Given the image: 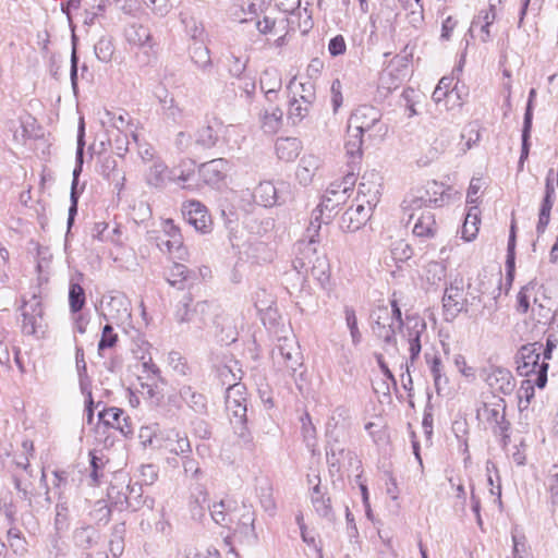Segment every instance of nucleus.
Masks as SVG:
<instances>
[{"label":"nucleus","instance_id":"nucleus-1","mask_svg":"<svg viewBox=\"0 0 558 558\" xmlns=\"http://www.w3.org/2000/svg\"><path fill=\"white\" fill-rule=\"evenodd\" d=\"M401 310L396 300L391 301V308L378 306L369 314L373 335L385 345H409L408 349H422L421 336L426 331V324L418 318L407 317L404 324Z\"/></svg>","mask_w":558,"mask_h":558},{"label":"nucleus","instance_id":"nucleus-2","mask_svg":"<svg viewBox=\"0 0 558 558\" xmlns=\"http://www.w3.org/2000/svg\"><path fill=\"white\" fill-rule=\"evenodd\" d=\"M324 209L319 205L313 210L311 221L305 231V239L296 243V257L293 266L300 275L302 271L311 272L312 276L322 280L326 277L328 263L325 256L317 255V244L320 242L319 231L323 223Z\"/></svg>","mask_w":558,"mask_h":558},{"label":"nucleus","instance_id":"nucleus-3","mask_svg":"<svg viewBox=\"0 0 558 558\" xmlns=\"http://www.w3.org/2000/svg\"><path fill=\"white\" fill-rule=\"evenodd\" d=\"M104 316L108 322L122 327L124 337L137 349L143 347L153 348L157 343L151 340V335L147 331H141L131 325V301L122 292H116L108 296Z\"/></svg>","mask_w":558,"mask_h":558},{"label":"nucleus","instance_id":"nucleus-4","mask_svg":"<svg viewBox=\"0 0 558 558\" xmlns=\"http://www.w3.org/2000/svg\"><path fill=\"white\" fill-rule=\"evenodd\" d=\"M381 112L374 106L362 105L352 111L348 122L360 129L369 143L383 142L388 133V125L381 120Z\"/></svg>","mask_w":558,"mask_h":558},{"label":"nucleus","instance_id":"nucleus-5","mask_svg":"<svg viewBox=\"0 0 558 558\" xmlns=\"http://www.w3.org/2000/svg\"><path fill=\"white\" fill-rule=\"evenodd\" d=\"M21 310L23 316V333L27 336H34L36 338L44 337L47 325L44 319V308L40 301V295L33 293L31 299H24Z\"/></svg>","mask_w":558,"mask_h":558},{"label":"nucleus","instance_id":"nucleus-6","mask_svg":"<svg viewBox=\"0 0 558 558\" xmlns=\"http://www.w3.org/2000/svg\"><path fill=\"white\" fill-rule=\"evenodd\" d=\"M553 351H543V361L539 362L541 354L536 351H527L522 355V361H518V372L520 375L529 377L535 375V384L538 388H544L547 383L548 364L546 360L551 359Z\"/></svg>","mask_w":558,"mask_h":558},{"label":"nucleus","instance_id":"nucleus-7","mask_svg":"<svg viewBox=\"0 0 558 558\" xmlns=\"http://www.w3.org/2000/svg\"><path fill=\"white\" fill-rule=\"evenodd\" d=\"M289 195V184L284 181L278 182L277 185L270 181L260 182L253 194L255 202L264 207L282 205Z\"/></svg>","mask_w":558,"mask_h":558},{"label":"nucleus","instance_id":"nucleus-8","mask_svg":"<svg viewBox=\"0 0 558 558\" xmlns=\"http://www.w3.org/2000/svg\"><path fill=\"white\" fill-rule=\"evenodd\" d=\"M246 388L240 383H229L226 391V409L232 413L235 424L243 425L246 422ZM233 423V421L231 420Z\"/></svg>","mask_w":558,"mask_h":558},{"label":"nucleus","instance_id":"nucleus-9","mask_svg":"<svg viewBox=\"0 0 558 558\" xmlns=\"http://www.w3.org/2000/svg\"><path fill=\"white\" fill-rule=\"evenodd\" d=\"M182 216L184 220L198 232L207 233L210 231L211 218L206 207L198 201H189L183 203Z\"/></svg>","mask_w":558,"mask_h":558},{"label":"nucleus","instance_id":"nucleus-10","mask_svg":"<svg viewBox=\"0 0 558 558\" xmlns=\"http://www.w3.org/2000/svg\"><path fill=\"white\" fill-rule=\"evenodd\" d=\"M464 306L462 280L456 279L446 288L442 296V307L446 320H452Z\"/></svg>","mask_w":558,"mask_h":558},{"label":"nucleus","instance_id":"nucleus-11","mask_svg":"<svg viewBox=\"0 0 558 558\" xmlns=\"http://www.w3.org/2000/svg\"><path fill=\"white\" fill-rule=\"evenodd\" d=\"M368 206L357 204L356 207L350 206L340 218V229L344 232H355L360 230L372 215L371 202Z\"/></svg>","mask_w":558,"mask_h":558},{"label":"nucleus","instance_id":"nucleus-12","mask_svg":"<svg viewBox=\"0 0 558 558\" xmlns=\"http://www.w3.org/2000/svg\"><path fill=\"white\" fill-rule=\"evenodd\" d=\"M230 170V163L225 158H216L210 161L204 162L198 167V175L204 183L218 186Z\"/></svg>","mask_w":558,"mask_h":558},{"label":"nucleus","instance_id":"nucleus-13","mask_svg":"<svg viewBox=\"0 0 558 558\" xmlns=\"http://www.w3.org/2000/svg\"><path fill=\"white\" fill-rule=\"evenodd\" d=\"M98 421L105 427L117 429L125 437L133 434L131 420L122 409H104L98 413Z\"/></svg>","mask_w":558,"mask_h":558},{"label":"nucleus","instance_id":"nucleus-14","mask_svg":"<svg viewBox=\"0 0 558 558\" xmlns=\"http://www.w3.org/2000/svg\"><path fill=\"white\" fill-rule=\"evenodd\" d=\"M254 521V512L243 506L242 513L240 515L236 514L230 530H233L234 535L239 536L241 542L254 543L257 538Z\"/></svg>","mask_w":558,"mask_h":558},{"label":"nucleus","instance_id":"nucleus-15","mask_svg":"<svg viewBox=\"0 0 558 558\" xmlns=\"http://www.w3.org/2000/svg\"><path fill=\"white\" fill-rule=\"evenodd\" d=\"M99 173L113 185L118 193L123 190L125 173L118 168V162L113 157L107 156L102 158Z\"/></svg>","mask_w":558,"mask_h":558},{"label":"nucleus","instance_id":"nucleus-16","mask_svg":"<svg viewBox=\"0 0 558 558\" xmlns=\"http://www.w3.org/2000/svg\"><path fill=\"white\" fill-rule=\"evenodd\" d=\"M515 387L514 378L511 372L502 367H494L490 371V392H500L510 395Z\"/></svg>","mask_w":558,"mask_h":558},{"label":"nucleus","instance_id":"nucleus-17","mask_svg":"<svg viewBox=\"0 0 558 558\" xmlns=\"http://www.w3.org/2000/svg\"><path fill=\"white\" fill-rule=\"evenodd\" d=\"M275 149L280 160L291 162L300 155L302 144L296 137H279L276 141Z\"/></svg>","mask_w":558,"mask_h":558},{"label":"nucleus","instance_id":"nucleus-18","mask_svg":"<svg viewBox=\"0 0 558 558\" xmlns=\"http://www.w3.org/2000/svg\"><path fill=\"white\" fill-rule=\"evenodd\" d=\"M493 404V402H490ZM497 408L490 410V424L494 422L495 426L493 427L494 434L500 437V444L505 448L508 445L509 440V429L510 423L506 421L505 417V404L494 403Z\"/></svg>","mask_w":558,"mask_h":558},{"label":"nucleus","instance_id":"nucleus-19","mask_svg":"<svg viewBox=\"0 0 558 558\" xmlns=\"http://www.w3.org/2000/svg\"><path fill=\"white\" fill-rule=\"evenodd\" d=\"M366 143H369L367 136H365L360 129H354L353 125H350V122H348L347 140L344 143L347 154L351 158H361L363 145Z\"/></svg>","mask_w":558,"mask_h":558},{"label":"nucleus","instance_id":"nucleus-20","mask_svg":"<svg viewBox=\"0 0 558 558\" xmlns=\"http://www.w3.org/2000/svg\"><path fill=\"white\" fill-rule=\"evenodd\" d=\"M211 519L219 525L231 529L236 517L235 509H231L230 504L223 500L215 502L213 506L207 505Z\"/></svg>","mask_w":558,"mask_h":558},{"label":"nucleus","instance_id":"nucleus-21","mask_svg":"<svg viewBox=\"0 0 558 558\" xmlns=\"http://www.w3.org/2000/svg\"><path fill=\"white\" fill-rule=\"evenodd\" d=\"M315 478L317 480V483L314 485L311 493L313 507L317 514L331 521L333 519V512L330 504V498L325 497V494L320 490L319 475L316 474Z\"/></svg>","mask_w":558,"mask_h":558},{"label":"nucleus","instance_id":"nucleus-22","mask_svg":"<svg viewBox=\"0 0 558 558\" xmlns=\"http://www.w3.org/2000/svg\"><path fill=\"white\" fill-rule=\"evenodd\" d=\"M192 62L203 72L210 73L214 66L209 49L202 41H194L190 46Z\"/></svg>","mask_w":558,"mask_h":558},{"label":"nucleus","instance_id":"nucleus-23","mask_svg":"<svg viewBox=\"0 0 558 558\" xmlns=\"http://www.w3.org/2000/svg\"><path fill=\"white\" fill-rule=\"evenodd\" d=\"M124 36L130 45L136 47H153L150 31L144 25L131 24L125 28Z\"/></svg>","mask_w":558,"mask_h":558},{"label":"nucleus","instance_id":"nucleus-24","mask_svg":"<svg viewBox=\"0 0 558 558\" xmlns=\"http://www.w3.org/2000/svg\"><path fill=\"white\" fill-rule=\"evenodd\" d=\"M480 216L481 210L477 205L469 207L461 229V236L464 241L471 242L476 238L478 233V225L481 223Z\"/></svg>","mask_w":558,"mask_h":558},{"label":"nucleus","instance_id":"nucleus-25","mask_svg":"<svg viewBox=\"0 0 558 558\" xmlns=\"http://www.w3.org/2000/svg\"><path fill=\"white\" fill-rule=\"evenodd\" d=\"M283 111L277 106L265 109L260 116L262 129L267 134H275L281 128Z\"/></svg>","mask_w":558,"mask_h":558},{"label":"nucleus","instance_id":"nucleus-26","mask_svg":"<svg viewBox=\"0 0 558 558\" xmlns=\"http://www.w3.org/2000/svg\"><path fill=\"white\" fill-rule=\"evenodd\" d=\"M326 457L329 466L339 470L345 465L347 460L349 461V465L352 464L353 452L341 447L338 441H335L327 447Z\"/></svg>","mask_w":558,"mask_h":558},{"label":"nucleus","instance_id":"nucleus-27","mask_svg":"<svg viewBox=\"0 0 558 558\" xmlns=\"http://www.w3.org/2000/svg\"><path fill=\"white\" fill-rule=\"evenodd\" d=\"M466 37H470L471 39L480 38L483 44L486 43L488 38V11L482 10L480 14L473 19ZM465 40L466 46H469L470 39L466 38Z\"/></svg>","mask_w":558,"mask_h":558},{"label":"nucleus","instance_id":"nucleus-28","mask_svg":"<svg viewBox=\"0 0 558 558\" xmlns=\"http://www.w3.org/2000/svg\"><path fill=\"white\" fill-rule=\"evenodd\" d=\"M319 168V159L314 155L303 156L296 170V179L306 186L312 182L315 171Z\"/></svg>","mask_w":558,"mask_h":558},{"label":"nucleus","instance_id":"nucleus-29","mask_svg":"<svg viewBox=\"0 0 558 558\" xmlns=\"http://www.w3.org/2000/svg\"><path fill=\"white\" fill-rule=\"evenodd\" d=\"M180 397L195 413L205 414L207 412L206 397L194 391L191 386H183L180 389Z\"/></svg>","mask_w":558,"mask_h":558},{"label":"nucleus","instance_id":"nucleus-30","mask_svg":"<svg viewBox=\"0 0 558 558\" xmlns=\"http://www.w3.org/2000/svg\"><path fill=\"white\" fill-rule=\"evenodd\" d=\"M100 535L96 529L90 525L77 527L73 533V539L77 547L90 549L99 542Z\"/></svg>","mask_w":558,"mask_h":558},{"label":"nucleus","instance_id":"nucleus-31","mask_svg":"<svg viewBox=\"0 0 558 558\" xmlns=\"http://www.w3.org/2000/svg\"><path fill=\"white\" fill-rule=\"evenodd\" d=\"M436 231L434 214L429 210L423 211L413 227V234L418 238H434Z\"/></svg>","mask_w":558,"mask_h":558},{"label":"nucleus","instance_id":"nucleus-32","mask_svg":"<svg viewBox=\"0 0 558 558\" xmlns=\"http://www.w3.org/2000/svg\"><path fill=\"white\" fill-rule=\"evenodd\" d=\"M259 85L265 97H278V92L282 86L281 76L276 70H265L260 75Z\"/></svg>","mask_w":558,"mask_h":558},{"label":"nucleus","instance_id":"nucleus-33","mask_svg":"<svg viewBox=\"0 0 558 558\" xmlns=\"http://www.w3.org/2000/svg\"><path fill=\"white\" fill-rule=\"evenodd\" d=\"M75 362L81 392L85 397H88L92 403V379L87 374V364L83 351H77Z\"/></svg>","mask_w":558,"mask_h":558},{"label":"nucleus","instance_id":"nucleus-34","mask_svg":"<svg viewBox=\"0 0 558 558\" xmlns=\"http://www.w3.org/2000/svg\"><path fill=\"white\" fill-rule=\"evenodd\" d=\"M125 501L128 507L132 508L134 511L138 510L144 505H147L148 508H153L154 504L153 499H143V485L140 483L128 485Z\"/></svg>","mask_w":558,"mask_h":558},{"label":"nucleus","instance_id":"nucleus-35","mask_svg":"<svg viewBox=\"0 0 558 558\" xmlns=\"http://www.w3.org/2000/svg\"><path fill=\"white\" fill-rule=\"evenodd\" d=\"M40 484L45 488L44 502H40L39 500L36 499V494L34 493L32 482H29V484H27L26 496H23V495L21 496V499L27 501V505L31 508H48L51 505L49 487L46 482V473L44 470L41 471Z\"/></svg>","mask_w":558,"mask_h":558},{"label":"nucleus","instance_id":"nucleus-36","mask_svg":"<svg viewBox=\"0 0 558 558\" xmlns=\"http://www.w3.org/2000/svg\"><path fill=\"white\" fill-rule=\"evenodd\" d=\"M40 484L45 488L44 502H40L39 500L36 499V494L34 493L32 482H29V484H27L26 496H23V495L21 496V499L27 501V505L31 508H48L51 505L49 487L46 482V473L44 470L41 471Z\"/></svg>","mask_w":558,"mask_h":558},{"label":"nucleus","instance_id":"nucleus-37","mask_svg":"<svg viewBox=\"0 0 558 558\" xmlns=\"http://www.w3.org/2000/svg\"><path fill=\"white\" fill-rule=\"evenodd\" d=\"M70 510L63 493H58V502L56 505L54 526L57 531H63L69 527Z\"/></svg>","mask_w":558,"mask_h":558},{"label":"nucleus","instance_id":"nucleus-38","mask_svg":"<svg viewBox=\"0 0 558 558\" xmlns=\"http://www.w3.org/2000/svg\"><path fill=\"white\" fill-rule=\"evenodd\" d=\"M94 51L99 61L104 63L110 62L114 53L112 38L110 36H101L94 45Z\"/></svg>","mask_w":558,"mask_h":558},{"label":"nucleus","instance_id":"nucleus-39","mask_svg":"<svg viewBox=\"0 0 558 558\" xmlns=\"http://www.w3.org/2000/svg\"><path fill=\"white\" fill-rule=\"evenodd\" d=\"M86 302L85 291L80 283L70 282L69 304L73 314L80 313Z\"/></svg>","mask_w":558,"mask_h":558},{"label":"nucleus","instance_id":"nucleus-40","mask_svg":"<svg viewBox=\"0 0 558 558\" xmlns=\"http://www.w3.org/2000/svg\"><path fill=\"white\" fill-rule=\"evenodd\" d=\"M157 246L160 248V251L167 252L170 254L177 252L178 253L177 257L182 258L184 250H183V241H182L181 234H174V236H172V238H166L165 235L159 236L157 239Z\"/></svg>","mask_w":558,"mask_h":558},{"label":"nucleus","instance_id":"nucleus-41","mask_svg":"<svg viewBox=\"0 0 558 558\" xmlns=\"http://www.w3.org/2000/svg\"><path fill=\"white\" fill-rule=\"evenodd\" d=\"M535 379H524L521 383V386L518 390V400L520 410H525L529 408L531 400L534 398L535 392Z\"/></svg>","mask_w":558,"mask_h":558},{"label":"nucleus","instance_id":"nucleus-42","mask_svg":"<svg viewBox=\"0 0 558 558\" xmlns=\"http://www.w3.org/2000/svg\"><path fill=\"white\" fill-rule=\"evenodd\" d=\"M218 133L214 130L213 126L206 125L201 128L196 133L195 143L203 148H211L218 142Z\"/></svg>","mask_w":558,"mask_h":558},{"label":"nucleus","instance_id":"nucleus-43","mask_svg":"<svg viewBox=\"0 0 558 558\" xmlns=\"http://www.w3.org/2000/svg\"><path fill=\"white\" fill-rule=\"evenodd\" d=\"M555 197L553 196H546L544 197L541 209H539V216H538V222L536 226V231L538 234L544 233L545 229L549 222L550 219V211L554 205Z\"/></svg>","mask_w":558,"mask_h":558},{"label":"nucleus","instance_id":"nucleus-44","mask_svg":"<svg viewBox=\"0 0 558 558\" xmlns=\"http://www.w3.org/2000/svg\"><path fill=\"white\" fill-rule=\"evenodd\" d=\"M190 270L182 264L174 263L170 269L168 282L180 290L184 289V281L187 279Z\"/></svg>","mask_w":558,"mask_h":558},{"label":"nucleus","instance_id":"nucleus-45","mask_svg":"<svg viewBox=\"0 0 558 558\" xmlns=\"http://www.w3.org/2000/svg\"><path fill=\"white\" fill-rule=\"evenodd\" d=\"M345 322L348 329L350 330V336L352 339V345L356 347L361 343L362 333L357 327V318L355 315V311L352 307L345 306L344 308Z\"/></svg>","mask_w":558,"mask_h":558},{"label":"nucleus","instance_id":"nucleus-46","mask_svg":"<svg viewBox=\"0 0 558 558\" xmlns=\"http://www.w3.org/2000/svg\"><path fill=\"white\" fill-rule=\"evenodd\" d=\"M167 166L162 162H155L146 174V182L150 186L160 187L165 183Z\"/></svg>","mask_w":558,"mask_h":558},{"label":"nucleus","instance_id":"nucleus-47","mask_svg":"<svg viewBox=\"0 0 558 558\" xmlns=\"http://www.w3.org/2000/svg\"><path fill=\"white\" fill-rule=\"evenodd\" d=\"M310 108L307 104H303L299 99L293 98L290 101L288 118L292 120L293 124L299 123L308 114Z\"/></svg>","mask_w":558,"mask_h":558},{"label":"nucleus","instance_id":"nucleus-48","mask_svg":"<svg viewBox=\"0 0 558 558\" xmlns=\"http://www.w3.org/2000/svg\"><path fill=\"white\" fill-rule=\"evenodd\" d=\"M301 430L307 447H314L316 440V428L312 423L308 413L301 416Z\"/></svg>","mask_w":558,"mask_h":558},{"label":"nucleus","instance_id":"nucleus-49","mask_svg":"<svg viewBox=\"0 0 558 558\" xmlns=\"http://www.w3.org/2000/svg\"><path fill=\"white\" fill-rule=\"evenodd\" d=\"M349 190H350L349 186L341 187V185H333V184H331L326 190V193L323 196V199H322L319 206L322 208L328 209L329 208V203L332 202V197H336V198H339L341 201H344V195L347 194V192Z\"/></svg>","mask_w":558,"mask_h":558},{"label":"nucleus","instance_id":"nucleus-50","mask_svg":"<svg viewBox=\"0 0 558 558\" xmlns=\"http://www.w3.org/2000/svg\"><path fill=\"white\" fill-rule=\"evenodd\" d=\"M168 364L179 375H186L190 371L186 360L182 356L181 351H169Z\"/></svg>","mask_w":558,"mask_h":558},{"label":"nucleus","instance_id":"nucleus-51","mask_svg":"<svg viewBox=\"0 0 558 558\" xmlns=\"http://www.w3.org/2000/svg\"><path fill=\"white\" fill-rule=\"evenodd\" d=\"M118 342V333L113 331L110 323L106 324L102 328L101 338L98 342L97 349H110Z\"/></svg>","mask_w":558,"mask_h":558},{"label":"nucleus","instance_id":"nucleus-52","mask_svg":"<svg viewBox=\"0 0 558 558\" xmlns=\"http://www.w3.org/2000/svg\"><path fill=\"white\" fill-rule=\"evenodd\" d=\"M512 558H532L525 545V537L518 535L515 531L512 532Z\"/></svg>","mask_w":558,"mask_h":558},{"label":"nucleus","instance_id":"nucleus-53","mask_svg":"<svg viewBox=\"0 0 558 558\" xmlns=\"http://www.w3.org/2000/svg\"><path fill=\"white\" fill-rule=\"evenodd\" d=\"M104 468L105 462L102 458L90 452V480L93 481L94 485H98L100 480L104 477Z\"/></svg>","mask_w":558,"mask_h":558},{"label":"nucleus","instance_id":"nucleus-54","mask_svg":"<svg viewBox=\"0 0 558 558\" xmlns=\"http://www.w3.org/2000/svg\"><path fill=\"white\" fill-rule=\"evenodd\" d=\"M113 138H109V143L112 144L117 155L122 157L129 149V141L126 134L122 131H116L113 134Z\"/></svg>","mask_w":558,"mask_h":558},{"label":"nucleus","instance_id":"nucleus-55","mask_svg":"<svg viewBox=\"0 0 558 558\" xmlns=\"http://www.w3.org/2000/svg\"><path fill=\"white\" fill-rule=\"evenodd\" d=\"M534 287L532 284L524 286L518 293V311L520 313H526L530 308V299L532 296Z\"/></svg>","mask_w":558,"mask_h":558},{"label":"nucleus","instance_id":"nucleus-56","mask_svg":"<svg viewBox=\"0 0 558 558\" xmlns=\"http://www.w3.org/2000/svg\"><path fill=\"white\" fill-rule=\"evenodd\" d=\"M300 87V101H302L303 104H307V107H311L314 100L316 99L314 83L311 80H308L304 83H301Z\"/></svg>","mask_w":558,"mask_h":558},{"label":"nucleus","instance_id":"nucleus-57","mask_svg":"<svg viewBox=\"0 0 558 558\" xmlns=\"http://www.w3.org/2000/svg\"><path fill=\"white\" fill-rule=\"evenodd\" d=\"M238 331L232 325H226L221 328L220 333L217 335L220 345H231L236 341Z\"/></svg>","mask_w":558,"mask_h":558},{"label":"nucleus","instance_id":"nucleus-58","mask_svg":"<svg viewBox=\"0 0 558 558\" xmlns=\"http://www.w3.org/2000/svg\"><path fill=\"white\" fill-rule=\"evenodd\" d=\"M190 296H184L182 302H180V305L177 310V319L179 323H185V322H193L194 315L192 314V310H190Z\"/></svg>","mask_w":558,"mask_h":558},{"label":"nucleus","instance_id":"nucleus-59","mask_svg":"<svg viewBox=\"0 0 558 558\" xmlns=\"http://www.w3.org/2000/svg\"><path fill=\"white\" fill-rule=\"evenodd\" d=\"M446 276V267L438 262H432L427 265V280L432 283L440 281Z\"/></svg>","mask_w":558,"mask_h":558},{"label":"nucleus","instance_id":"nucleus-60","mask_svg":"<svg viewBox=\"0 0 558 558\" xmlns=\"http://www.w3.org/2000/svg\"><path fill=\"white\" fill-rule=\"evenodd\" d=\"M280 357L286 362L287 367L295 371L298 366L302 365V351H279Z\"/></svg>","mask_w":558,"mask_h":558},{"label":"nucleus","instance_id":"nucleus-61","mask_svg":"<svg viewBox=\"0 0 558 558\" xmlns=\"http://www.w3.org/2000/svg\"><path fill=\"white\" fill-rule=\"evenodd\" d=\"M482 189V179L481 178H473L470 182V186L468 189L466 194V202L471 206L477 205V202L480 199V191Z\"/></svg>","mask_w":558,"mask_h":558},{"label":"nucleus","instance_id":"nucleus-62","mask_svg":"<svg viewBox=\"0 0 558 558\" xmlns=\"http://www.w3.org/2000/svg\"><path fill=\"white\" fill-rule=\"evenodd\" d=\"M140 475H141V481H142L141 484L149 486L157 480L158 473H157L155 465L145 464V465L141 466Z\"/></svg>","mask_w":558,"mask_h":558},{"label":"nucleus","instance_id":"nucleus-63","mask_svg":"<svg viewBox=\"0 0 558 558\" xmlns=\"http://www.w3.org/2000/svg\"><path fill=\"white\" fill-rule=\"evenodd\" d=\"M345 49L347 45L342 35H337L329 40L328 51L332 57L343 54Z\"/></svg>","mask_w":558,"mask_h":558},{"label":"nucleus","instance_id":"nucleus-64","mask_svg":"<svg viewBox=\"0 0 558 558\" xmlns=\"http://www.w3.org/2000/svg\"><path fill=\"white\" fill-rule=\"evenodd\" d=\"M68 549L69 547L64 542L58 537H53L49 549V556L50 558H65Z\"/></svg>","mask_w":558,"mask_h":558}]
</instances>
